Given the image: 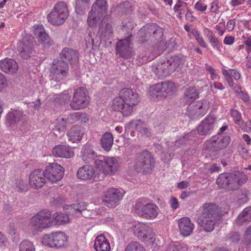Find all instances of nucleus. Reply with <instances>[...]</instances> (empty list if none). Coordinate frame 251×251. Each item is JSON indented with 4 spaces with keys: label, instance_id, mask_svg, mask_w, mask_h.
Listing matches in <instances>:
<instances>
[{
    "label": "nucleus",
    "instance_id": "obj_1",
    "mask_svg": "<svg viewBox=\"0 0 251 251\" xmlns=\"http://www.w3.org/2000/svg\"><path fill=\"white\" fill-rule=\"evenodd\" d=\"M201 208V210L197 214L198 224L204 231L211 232L214 229L218 218V207L214 203H205Z\"/></svg>",
    "mask_w": 251,
    "mask_h": 251
},
{
    "label": "nucleus",
    "instance_id": "obj_2",
    "mask_svg": "<svg viewBox=\"0 0 251 251\" xmlns=\"http://www.w3.org/2000/svg\"><path fill=\"white\" fill-rule=\"evenodd\" d=\"M247 180V176L243 172L224 173L219 175L216 183L221 188L227 190H234L238 189Z\"/></svg>",
    "mask_w": 251,
    "mask_h": 251
},
{
    "label": "nucleus",
    "instance_id": "obj_3",
    "mask_svg": "<svg viewBox=\"0 0 251 251\" xmlns=\"http://www.w3.org/2000/svg\"><path fill=\"white\" fill-rule=\"evenodd\" d=\"M53 225L51 213L47 210H41L29 220L28 226L34 232H41Z\"/></svg>",
    "mask_w": 251,
    "mask_h": 251
},
{
    "label": "nucleus",
    "instance_id": "obj_4",
    "mask_svg": "<svg viewBox=\"0 0 251 251\" xmlns=\"http://www.w3.org/2000/svg\"><path fill=\"white\" fill-rule=\"evenodd\" d=\"M132 210L139 216L149 220L155 219L159 212V208L156 204L147 203L144 199L137 200L133 206Z\"/></svg>",
    "mask_w": 251,
    "mask_h": 251
},
{
    "label": "nucleus",
    "instance_id": "obj_5",
    "mask_svg": "<svg viewBox=\"0 0 251 251\" xmlns=\"http://www.w3.org/2000/svg\"><path fill=\"white\" fill-rule=\"evenodd\" d=\"M69 16V10L64 2H59L53 7L48 15V22L53 25H60L64 23Z\"/></svg>",
    "mask_w": 251,
    "mask_h": 251
},
{
    "label": "nucleus",
    "instance_id": "obj_6",
    "mask_svg": "<svg viewBox=\"0 0 251 251\" xmlns=\"http://www.w3.org/2000/svg\"><path fill=\"white\" fill-rule=\"evenodd\" d=\"M176 90L174 83L167 81L151 86L149 88V93L152 98L161 99L172 95Z\"/></svg>",
    "mask_w": 251,
    "mask_h": 251
},
{
    "label": "nucleus",
    "instance_id": "obj_7",
    "mask_svg": "<svg viewBox=\"0 0 251 251\" xmlns=\"http://www.w3.org/2000/svg\"><path fill=\"white\" fill-rule=\"evenodd\" d=\"M95 167L104 175L114 174L119 168L118 159L116 157H100L95 161Z\"/></svg>",
    "mask_w": 251,
    "mask_h": 251
},
{
    "label": "nucleus",
    "instance_id": "obj_8",
    "mask_svg": "<svg viewBox=\"0 0 251 251\" xmlns=\"http://www.w3.org/2000/svg\"><path fill=\"white\" fill-rule=\"evenodd\" d=\"M90 102V97L87 89L79 87L74 90L73 97L70 102V106L74 110H79L86 107Z\"/></svg>",
    "mask_w": 251,
    "mask_h": 251
},
{
    "label": "nucleus",
    "instance_id": "obj_9",
    "mask_svg": "<svg viewBox=\"0 0 251 251\" xmlns=\"http://www.w3.org/2000/svg\"><path fill=\"white\" fill-rule=\"evenodd\" d=\"M68 237L63 232L57 231L44 235L42 243L50 248H59L67 244Z\"/></svg>",
    "mask_w": 251,
    "mask_h": 251
},
{
    "label": "nucleus",
    "instance_id": "obj_10",
    "mask_svg": "<svg viewBox=\"0 0 251 251\" xmlns=\"http://www.w3.org/2000/svg\"><path fill=\"white\" fill-rule=\"evenodd\" d=\"M154 163V160L151 153L144 151L139 154L136 160L135 170L138 172H148L152 169Z\"/></svg>",
    "mask_w": 251,
    "mask_h": 251
},
{
    "label": "nucleus",
    "instance_id": "obj_11",
    "mask_svg": "<svg viewBox=\"0 0 251 251\" xmlns=\"http://www.w3.org/2000/svg\"><path fill=\"white\" fill-rule=\"evenodd\" d=\"M69 71L67 62L61 60H54L50 69V76L55 81H60L66 76Z\"/></svg>",
    "mask_w": 251,
    "mask_h": 251
},
{
    "label": "nucleus",
    "instance_id": "obj_12",
    "mask_svg": "<svg viewBox=\"0 0 251 251\" xmlns=\"http://www.w3.org/2000/svg\"><path fill=\"white\" fill-rule=\"evenodd\" d=\"M229 142V136L219 134L207 140L205 143V145L210 151L217 152L226 147Z\"/></svg>",
    "mask_w": 251,
    "mask_h": 251
},
{
    "label": "nucleus",
    "instance_id": "obj_13",
    "mask_svg": "<svg viewBox=\"0 0 251 251\" xmlns=\"http://www.w3.org/2000/svg\"><path fill=\"white\" fill-rule=\"evenodd\" d=\"M44 171L46 181L51 183H55L60 180L64 173L63 167L56 163H51L47 166Z\"/></svg>",
    "mask_w": 251,
    "mask_h": 251
},
{
    "label": "nucleus",
    "instance_id": "obj_14",
    "mask_svg": "<svg viewBox=\"0 0 251 251\" xmlns=\"http://www.w3.org/2000/svg\"><path fill=\"white\" fill-rule=\"evenodd\" d=\"M123 191L117 188L109 189L104 197L103 202L104 205L113 208L118 205L123 197Z\"/></svg>",
    "mask_w": 251,
    "mask_h": 251
},
{
    "label": "nucleus",
    "instance_id": "obj_15",
    "mask_svg": "<svg viewBox=\"0 0 251 251\" xmlns=\"http://www.w3.org/2000/svg\"><path fill=\"white\" fill-rule=\"evenodd\" d=\"M126 104V112L133 111V107L138 104L140 99L139 95L132 89L128 88L123 89L119 93Z\"/></svg>",
    "mask_w": 251,
    "mask_h": 251
},
{
    "label": "nucleus",
    "instance_id": "obj_16",
    "mask_svg": "<svg viewBox=\"0 0 251 251\" xmlns=\"http://www.w3.org/2000/svg\"><path fill=\"white\" fill-rule=\"evenodd\" d=\"M44 171L37 169L30 173L29 176V186L35 189L42 188L46 183Z\"/></svg>",
    "mask_w": 251,
    "mask_h": 251
},
{
    "label": "nucleus",
    "instance_id": "obj_17",
    "mask_svg": "<svg viewBox=\"0 0 251 251\" xmlns=\"http://www.w3.org/2000/svg\"><path fill=\"white\" fill-rule=\"evenodd\" d=\"M216 126L215 117L208 115L201 122L197 130L199 134L206 135L211 133Z\"/></svg>",
    "mask_w": 251,
    "mask_h": 251
},
{
    "label": "nucleus",
    "instance_id": "obj_18",
    "mask_svg": "<svg viewBox=\"0 0 251 251\" xmlns=\"http://www.w3.org/2000/svg\"><path fill=\"white\" fill-rule=\"evenodd\" d=\"M131 35L127 38L119 40L117 43L116 51L119 55L128 58L132 54Z\"/></svg>",
    "mask_w": 251,
    "mask_h": 251
},
{
    "label": "nucleus",
    "instance_id": "obj_19",
    "mask_svg": "<svg viewBox=\"0 0 251 251\" xmlns=\"http://www.w3.org/2000/svg\"><path fill=\"white\" fill-rule=\"evenodd\" d=\"M209 108V102L207 100L199 101L187 107L189 114L196 117L205 115Z\"/></svg>",
    "mask_w": 251,
    "mask_h": 251
},
{
    "label": "nucleus",
    "instance_id": "obj_20",
    "mask_svg": "<svg viewBox=\"0 0 251 251\" xmlns=\"http://www.w3.org/2000/svg\"><path fill=\"white\" fill-rule=\"evenodd\" d=\"M222 71L226 81L230 87H234L236 91H237L238 89H240V87L238 85L235 84L232 78L233 77L236 81H238L241 79V74L239 71L235 69L227 70L225 69H222Z\"/></svg>",
    "mask_w": 251,
    "mask_h": 251
},
{
    "label": "nucleus",
    "instance_id": "obj_21",
    "mask_svg": "<svg viewBox=\"0 0 251 251\" xmlns=\"http://www.w3.org/2000/svg\"><path fill=\"white\" fill-rule=\"evenodd\" d=\"M52 152L53 155L56 157L70 158L74 155L73 149L66 145L55 146L52 149Z\"/></svg>",
    "mask_w": 251,
    "mask_h": 251
},
{
    "label": "nucleus",
    "instance_id": "obj_22",
    "mask_svg": "<svg viewBox=\"0 0 251 251\" xmlns=\"http://www.w3.org/2000/svg\"><path fill=\"white\" fill-rule=\"evenodd\" d=\"M33 31L35 35L38 36V41L45 48L49 47L52 42L48 35L44 31L42 25H37L33 26Z\"/></svg>",
    "mask_w": 251,
    "mask_h": 251
},
{
    "label": "nucleus",
    "instance_id": "obj_23",
    "mask_svg": "<svg viewBox=\"0 0 251 251\" xmlns=\"http://www.w3.org/2000/svg\"><path fill=\"white\" fill-rule=\"evenodd\" d=\"M97 175L95 169L89 165L80 167L77 172V176L83 180H91L94 178Z\"/></svg>",
    "mask_w": 251,
    "mask_h": 251
},
{
    "label": "nucleus",
    "instance_id": "obj_24",
    "mask_svg": "<svg viewBox=\"0 0 251 251\" xmlns=\"http://www.w3.org/2000/svg\"><path fill=\"white\" fill-rule=\"evenodd\" d=\"M178 227L182 235L188 236L192 233L194 229V225L190 218L184 217L179 219Z\"/></svg>",
    "mask_w": 251,
    "mask_h": 251
},
{
    "label": "nucleus",
    "instance_id": "obj_25",
    "mask_svg": "<svg viewBox=\"0 0 251 251\" xmlns=\"http://www.w3.org/2000/svg\"><path fill=\"white\" fill-rule=\"evenodd\" d=\"M108 5L106 0H96L92 4L91 11L97 15L105 18L108 12Z\"/></svg>",
    "mask_w": 251,
    "mask_h": 251
},
{
    "label": "nucleus",
    "instance_id": "obj_26",
    "mask_svg": "<svg viewBox=\"0 0 251 251\" xmlns=\"http://www.w3.org/2000/svg\"><path fill=\"white\" fill-rule=\"evenodd\" d=\"M127 105L125 103L124 100L119 94V96L114 99L111 104V108L117 111H119L122 113L124 116H129L131 114V111L126 112Z\"/></svg>",
    "mask_w": 251,
    "mask_h": 251
},
{
    "label": "nucleus",
    "instance_id": "obj_27",
    "mask_svg": "<svg viewBox=\"0 0 251 251\" xmlns=\"http://www.w3.org/2000/svg\"><path fill=\"white\" fill-rule=\"evenodd\" d=\"M60 59L66 62H69L71 64L75 63L78 60V53L76 51L66 48L60 52Z\"/></svg>",
    "mask_w": 251,
    "mask_h": 251
},
{
    "label": "nucleus",
    "instance_id": "obj_28",
    "mask_svg": "<svg viewBox=\"0 0 251 251\" xmlns=\"http://www.w3.org/2000/svg\"><path fill=\"white\" fill-rule=\"evenodd\" d=\"M126 129H133L137 130L143 135L149 136L150 131L141 120L132 121L125 126Z\"/></svg>",
    "mask_w": 251,
    "mask_h": 251
},
{
    "label": "nucleus",
    "instance_id": "obj_29",
    "mask_svg": "<svg viewBox=\"0 0 251 251\" xmlns=\"http://www.w3.org/2000/svg\"><path fill=\"white\" fill-rule=\"evenodd\" d=\"M18 69L17 62L11 59L6 58L0 61V69L5 73H15Z\"/></svg>",
    "mask_w": 251,
    "mask_h": 251
},
{
    "label": "nucleus",
    "instance_id": "obj_30",
    "mask_svg": "<svg viewBox=\"0 0 251 251\" xmlns=\"http://www.w3.org/2000/svg\"><path fill=\"white\" fill-rule=\"evenodd\" d=\"M94 247L96 251H109L111 249L109 241L102 234L96 238Z\"/></svg>",
    "mask_w": 251,
    "mask_h": 251
},
{
    "label": "nucleus",
    "instance_id": "obj_31",
    "mask_svg": "<svg viewBox=\"0 0 251 251\" xmlns=\"http://www.w3.org/2000/svg\"><path fill=\"white\" fill-rule=\"evenodd\" d=\"M203 31L205 37L207 38L213 49L218 51H221L222 44L218 38L214 36L213 32L207 28H204Z\"/></svg>",
    "mask_w": 251,
    "mask_h": 251
},
{
    "label": "nucleus",
    "instance_id": "obj_32",
    "mask_svg": "<svg viewBox=\"0 0 251 251\" xmlns=\"http://www.w3.org/2000/svg\"><path fill=\"white\" fill-rule=\"evenodd\" d=\"M83 135L82 128L79 126H73L69 130L67 135L69 140L75 143L79 141Z\"/></svg>",
    "mask_w": 251,
    "mask_h": 251
},
{
    "label": "nucleus",
    "instance_id": "obj_33",
    "mask_svg": "<svg viewBox=\"0 0 251 251\" xmlns=\"http://www.w3.org/2000/svg\"><path fill=\"white\" fill-rule=\"evenodd\" d=\"M171 66V70L174 72L178 67H182L185 63L186 61L185 56L182 54H179L177 55H175L171 56L167 60Z\"/></svg>",
    "mask_w": 251,
    "mask_h": 251
},
{
    "label": "nucleus",
    "instance_id": "obj_34",
    "mask_svg": "<svg viewBox=\"0 0 251 251\" xmlns=\"http://www.w3.org/2000/svg\"><path fill=\"white\" fill-rule=\"evenodd\" d=\"M170 69L171 66L167 60L164 63L158 65V67L156 68V74L158 77L163 78L169 75L174 72Z\"/></svg>",
    "mask_w": 251,
    "mask_h": 251
},
{
    "label": "nucleus",
    "instance_id": "obj_35",
    "mask_svg": "<svg viewBox=\"0 0 251 251\" xmlns=\"http://www.w3.org/2000/svg\"><path fill=\"white\" fill-rule=\"evenodd\" d=\"M18 50L20 52L21 56L25 58L29 57V54L32 50V45L31 43L25 42V41L19 42L18 43Z\"/></svg>",
    "mask_w": 251,
    "mask_h": 251
},
{
    "label": "nucleus",
    "instance_id": "obj_36",
    "mask_svg": "<svg viewBox=\"0 0 251 251\" xmlns=\"http://www.w3.org/2000/svg\"><path fill=\"white\" fill-rule=\"evenodd\" d=\"M96 155L89 145H85L81 150V157L85 162H90L95 159Z\"/></svg>",
    "mask_w": 251,
    "mask_h": 251
},
{
    "label": "nucleus",
    "instance_id": "obj_37",
    "mask_svg": "<svg viewBox=\"0 0 251 251\" xmlns=\"http://www.w3.org/2000/svg\"><path fill=\"white\" fill-rule=\"evenodd\" d=\"M23 115L22 111L11 109L6 115V121L10 124H16L21 120Z\"/></svg>",
    "mask_w": 251,
    "mask_h": 251
},
{
    "label": "nucleus",
    "instance_id": "obj_38",
    "mask_svg": "<svg viewBox=\"0 0 251 251\" xmlns=\"http://www.w3.org/2000/svg\"><path fill=\"white\" fill-rule=\"evenodd\" d=\"M54 130L59 134L64 133L68 123L66 118L58 117L53 123Z\"/></svg>",
    "mask_w": 251,
    "mask_h": 251
},
{
    "label": "nucleus",
    "instance_id": "obj_39",
    "mask_svg": "<svg viewBox=\"0 0 251 251\" xmlns=\"http://www.w3.org/2000/svg\"><path fill=\"white\" fill-rule=\"evenodd\" d=\"M89 0H75V11L77 14H84L88 8Z\"/></svg>",
    "mask_w": 251,
    "mask_h": 251
},
{
    "label": "nucleus",
    "instance_id": "obj_40",
    "mask_svg": "<svg viewBox=\"0 0 251 251\" xmlns=\"http://www.w3.org/2000/svg\"><path fill=\"white\" fill-rule=\"evenodd\" d=\"M102 148L106 151L110 150L113 144V137L112 134L110 132H105L101 139Z\"/></svg>",
    "mask_w": 251,
    "mask_h": 251
},
{
    "label": "nucleus",
    "instance_id": "obj_41",
    "mask_svg": "<svg viewBox=\"0 0 251 251\" xmlns=\"http://www.w3.org/2000/svg\"><path fill=\"white\" fill-rule=\"evenodd\" d=\"M86 209V206L84 203H79L74 204L73 206H71L70 213L71 215L75 217H79L80 215L84 216L83 212Z\"/></svg>",
    "mask_w": 251,
    "mask_h": 251
},
{
    "label": "nucleus",
    "instance_id": "obj_42",
    "mask_svg": "<svg viewBox=\"0 0 251 251\" xmlns=\"http://www.w3.org/2000/svg\"><path fill=\"white\" fill-rule=\"evenodd\" d=\"M251 221V207H248L244 209L237 218L236 222L239 225Z\"/></svg>",
    "mask_w": 251,
    "mask_h": 251
},
{
    "label": "nucleus",
    "instance_id": "obj_43",
    "mask_svg": "<svg viewBox=\"0 0 251 251\" xmlns=\"http://www.w3.org/2000/svg\"><path fill=\"white\" fill-rule=\"evenodd\" d=\"M104 19L90 10L88 13L87 23L89 26L94 27Z\"/></svg>",
    "mask_w": 251,
    "mask_h": 251
},
{
    "label": "nucleus",
    "instance_id": "obj_44",
    "mask_svg": "<svg viewBox=\"0 0 251 251\" xmlns=\"http://www.w3.org/2000/svg\"><path fill=\"white\" fill-rule=\"evenodd\" d=\"M53 224L62 225L67 223L70 221V218L66 214L63 213H55L52 216Z\"/></svg>",
    "mask_w": 251,
    "mask_h": 251
},
{
    "label": "nucleus",
    "instance_id": "obj_45",
    "mask_svg": "<svg viewBox=\"0 0 251 251\" xmlns=\"http://www.w3.org/2000/svg\"><path fill=\"white\" fill-rule=\"evenodd\" d=\"M154 238L153 229L147 226L145 232L143 233V236H141L140 239L142 240L146 244H149L151 242H152Z\"/></svg>",
    "mask_w": 251,
    "mask_h": 251
},
{
    "label": "nucleus",
    "instance_id": "obj_46",
    "mask_svg": "<svg viewBox=\"0 0 251 251\" xmlns=\"http://www.w3.org/2000/svg\"><path fill=\"white\" fill-rule=\"evenodd\" d=\"M147 226L142 223H138L135 224L132 226V230L134 235L140 239L145 232Z\"/></svg>",
    "mask_w": 251,
    "mask_h": 251
},
{
    "label": "nucleus",
    "instance_id": "obj_47",
    "mask_svg": "<svg viewBox=\"0 0 251 251\" xmlns=\"http://www.w3.org/2000/svg\"><path fill=\"white\" fill-rule=\"evenodd\" d=\"M198 93L196 89L194 88L187 89L185 93V100L187 103H190L196 99Z\"/></svg>",
    "mask_w": 251,
    "mask_h": 251
},
{
    "label": "nucleus",
    "instance_id": "obj_48",
    "mask_svg": "<svg viewBox=\"0 0 251 251\" xmlns=\"http://www.w3.org/2000/svg\"><path fill=\"white\" fill-rule=\"evenodd\" d=\"M125 251H146V250L139 242L132 241L127 245Z\"/></svg>",
    "mask_w": 251,
    "mask_h": 251
},
{
    "label": "nucleus",
    "instance_id": "obj_49",
    "mask_svg": "<svg viewBox=\"0 0 251 251\" xmlns=\"http://www.w3.org/2000/svg\"><path fill=\"white\" fill-rule=\"evenodd\" d=\"M19 251H35V247L30 241L24 240L19 245Z\"/></svg>",
    "mask_w": 251,
    "mask_h": 251
},
{
    "label": "nucleus",
    "instance_id": "obj_50",
    "mask_svg": "<svg viewBox=\"0 0 251 251\" xmlns=\"http://www.w3.org/2000/svg\"><path fill=\"white\" fill-rule=\"evenodd\" d=\"M230 115L235 124L239 125L240 127L242 128V126L243 125V120L242 118L240 113L237 110H232L230 111Z\"/></svg>",
    "mask_w": 251,
    "mask_h": 251
},
{
    "label": "nucleus",
    "instance_id": "obj_51",
    "mask_svg": "<svg viewBox=\"0 0 251 251\" xmlns=\"http://www.w3.org/2000/svg\"><path fill=\"white\" fill-rule=\"evenodd\" d=\"M192 34L195 38L199 44L202 48H206L207 44L204 41L203 38L201 35L200 32L196 29H193L191 31Z\"/></svg>",
    "mask_w": 251,
    "mask_h": 251
},
{
    "label": "nucleus",
    "instance_id": "obj_52",
    "mask_svg": "<svg viewBox=\"0 0 251 251\" xmlns=\"http://www.w3.org/2000/svg\"><path fill=\"white\" fill-rule=\"evenodd\" d=\"M188 4L184 1L178 0L174 7V10L176 12H178L181 9H183L184 11L185 8H187Z\"/></svg>",
    "mask_w": 251,
    "mask_h": 251
},
{
    "label": "nucleus",
    "instance_id": "obj_53",
    "mask_svg": "<svg viewBox=\"0 0 251 251\" xmlns=\"http://www.w3.org/2000/svg\"><path fill=\"white\" fill-rule=\"evenodd\" d=\"M207 5L202 0H199L194 5L195 9L197 11L201 12L205 11L207 9Z\"/></svg>",
    "mask_w": 251,
    "mask_h": 251
},
{
    "label": "nucleus",
    "instance_id": "obj_54",
    "mask_svg": "<svg viewBox=\"0 0 251 251\" xmlns=\"http://www.w3.org/2000/svg\"><path fill=\"white\" fill-rule=\"evenodd\" d=\"M133 28V22L129 19H126L122 23V29L124 31L132 30Z\"/></svg>",
    "mask_w": 251,
    "mask_h": 251
},
{
    "label": "nucleus",
    "instance_id": "obj_55",
    "mask_svg": "<svg viewBox=\"0 0 251 251\" xmlns=\"http://www.w3.org/2000/svg\"><path fill=\"white\" fill-rule=\"evenodd\" d=\"M79 116V112H75L71 114L67 118H66V120L69 124L73 123H78V118Z\"/></svg>",
    "mask_w": 251,
    "mask_h": 251
},
{
    "label": "nucleus",
    "instance_id": "obj_56",
    "mask_svg": "<svg viewBox=\"0 0 251 251\" xmlns=\"http://www.w3.org/2000/svg\"><path fill=\"white\" fill-rule=\"evenodd\" d=\"M206 70L209 72L211 75V78L213 80L219 79L220 77L217 74L216 70L214 69L212 66H208L206 67Z\"/></svg>",
    "mask_w": 251,
    "mask_h": 251
},
{
    "label": "nucleus",
    "instance_id": "obj_57",
    "mask_svg": "<svg viewBox=\"0 0 251 251\" xmlns=\"http://www.w3.org/2000/svg\"><path fill=\"white\" fill-rule=\"evenodd\" d=\"M16 188L20 191H26L27 190V186L25 182L22 180L16 181Z\"/></svg>",
    "mask_w": 251,
    "mask_h": 251
},
{
    "label": "nucleus",
    "instance_id": "obj_58",
    "mask_svg": "<svg viewBox=\"0 0 251 251\" xmlns=\"http://www.w3.org/2000/svg\"><path fill=\"white\" fill-rule=\"evenodd\" d=\"M159 242V240L155 238L152 240V242H151L148 245L151 244V248L152 251H157L160 247V243Z\"/></svg>",
    "mask_w": 251,
    "mask_h": 251
},
{
    "label": "nucleus",
    "instance_id": "obj_59",
    "mask_svg": "<svg viewBox=\"0 0 251 251\" xmlns=\"http://www.w3.org/2000/svg\"><path fill=\"white\" fill-rule=\"evenodd\" d=\"M78 119L77 124H86L89 120V118L87 114L81 112H79V116Z\"/></svg>",
    "mask_w": 251,
    "mask_h": 251
},
{
    "label": "nucleus",
    "instance_id": "obj_60",
    "mask_svg": "<svg viewBox=\"0 0 251 251\" xmlns=\"http://www.w3.org/2000/svg\"><path fill=\"white\" fill-rule=\"evenodd\" d=\"M219 2L217 0H214L211 3L210 10L211 12L216 13L220 8Z\"/></svg>",
    "mask_w": 251,
    "mask_h": 251
},
{
    "label": "nucleus",
    "instance_id": "obj_61",
    "mask_svg": "<svg viewBox=\"0 0 251 251\" xmlns=\"http://www.w3.org/2000/svg\"><path fill=\"white\" fill-rule=\"evenodd\" d=\"M244 238L247 244H250L251 242V226L249 227L246 230Z\"/></svg>",
    "mask_w": 251,
    "mask_h": 251
},
{
    "label": "nucleus",
    "instance_id": "obj_62",
    "mask_svg": "<svg viewBox=\"0 0 251 251\" xmlns=\"http://www.w3.org/2000/svg\"><path fill=\"white\" fill-rule=\"evenodd\" d=\"M170 206L173 209H176L179 207V202L178 200L175 197H172L170 201Z\"/></svg>",
    "mask_w": 251,
    "mask_h": 251
},
{
    "label": "nucleus",
    "instance_id": "obj_63",
    "mask_svg": "<svg viewBox=\"0 0 251 251\" xmlns=\"http://www.w3.org/2000/svg\"><path fill=\"white\" fill-rule=\"evenodd\" d=\"M179 251L178 243L176 242V243H171L169 245L167 250L165 251Z\"/></svg>",
    "mask_w": 251,
    "mask_h": 251
},
{
    "label": "nucleus",
    "instance_id": "obj_64",
    "mask_svg": "<svg viewBox=\"0 0 251 251\" xmlns=\"http://www.w3.org/2000/svg\"><path fill=\"white\" fill-rule=\"evenodd\" d=\"M234 42V38L231 36H226L224 40V43L226 45H231Z\"/></svg>",
    "mask_w": 251,
    "mask_h": 251
}]
</instances>
